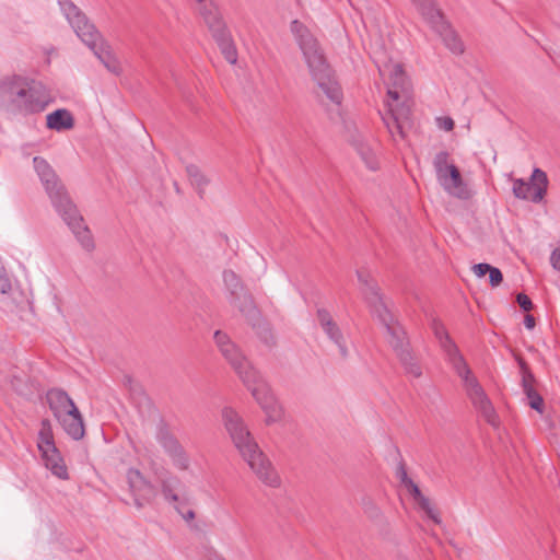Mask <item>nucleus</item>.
I'll list each match as a JSON object with an SVG mask.
<instances>
[{"label": "nucleus", "mask_w": 560, "mask_h": 560, "mask_svg": "<svg viewBox=\"0 0 560 560\" xmlns=\"http://www.w3.org/2000/svg\"><path fill=\"white\" fill-rule=\"evenodd\" d=\"M225 431L235 450L255 476L266 486L277 488L281 480L271 462L261 451L243 417L233 408L222 410Z\"/></svg>", "instance_id": "obj_1"}, {"label": "nucleus", "mask_w": 560, "mask_h": 560, "mask_svg": "<svg viewBox=\"0 0 560 560\" xmlns=\"http://www.w3.org/2000/svg\"><path fill=\"white\" fill-rule=\"evenodd\" d=\"M361 291L372 313L383 324L387 332V341L399 359L405 372L413 377L422 375V369L413 357L405 329L398 324L380 295L376 283L365 271H357Z\"/></svg>", "instance_id": "obj_2"}, {"label": "nucleus", "mask_w": 560, "mask_h": 560, "mask_svg": "<svg viewBox=\"0 0 560 560\" xmlns=\"http://www.w3.org/2000/svg\"><path fill=\"white\" fill-rule=\"evenodd\" d=\"M213 339L223 358L229 362L256 401L267 412V422L276 421L279 417L278 405L259 372L253 368L241 349L225 332L217 330Z\"/></svg>", "instance_id": "obj_3"}, {"label": "nucleus", "mask_w": 560, "mask_h": 560, "mask_svg": "<svg viewBox=\"0 0 560 560\" xmlns=\"http://www.w3.org/2000/svg\"><path fill=\"white\" fill-rule=\"evenodd\" d=\"M291 32L295 36L310 73L314 81H316L319 90L326 95L328 101L339 106L343 97L342 91L332 75V71L326 61L317 39L311 34L308 28L298 20L292 21Z\"/></svg>", "instance_id": "obj_4"}, {"label": "nucleus", "mask_w": 560, "mask_h": 560, "mask_svg": "<svg viewBox=\"0 0 560 560\" xmlns=\"http://www.w3.org/2000/svg\"><path fill=\"white\" fill-rule=\"evenodd\" d=\"M47 102L32 81L22 75L0 79V110L28 116L45 110Z\"/></svg>", "instance_id": "obj_5"}, {"label": "nucleus", "mask_w": 560, "mask_h": 560, "mask_svg": "<svg viewBox=\"0 0 560 560\" xmlns=\"http://www.w3.org/2000/svg\"><path fill=\"white\" fill-rule=\"evenodd\" d=\"M60 9L78 37L91 49L104 67L119 75L122 71L119 60L110 47L104 43L95 26L86 15L71 1L58 0Z\"/></svg>", "instance_id": "obj_6"}, {"label": "nucleus", "mask_w": 560, "mask_h": 560, "mask_svg": "<svg viewBox=\"0 0 560 560\" xmlns=\"http://www.w3.org/2000/svg\"><path fill=\"white\" fill-rule=\"evenodd\" d=\"M431 28L442 38L444 45L455 55L464 52V44L458 34L436 9L433 0H411Z\"/></svg>", "instance_id": "obj_7"}, {"label": "nucleus", "mask_w": 560, "mask_h": 560, "mask_svg": "<svg viewBox=\"0 0 560 560\" xmlns=\"http://www.w3.org/2000/svg\"><path fill=\"white\" fill-rule=\"evenodd\" d=\"M223 282L229 292V302L235 306L247 320L256 325L259 311L252 294L245 289L241 278L233 270L223 272Z\"/></svg>", "instance_id": "obj_8"}, {"label": "nucleus", "mask_w": 560, "mask_h": 560, "mask_svg": "<svg viewBox=\"0 0 560 560\" xmlns=\"http://www.w3.org/2000/svg\"><path fill=\"white\" fill-rule=\"evenodd\" d=\"M33 164L56 211L68 206L67 203H72L65 186L48 162L40 156H35Z\"/></svg>", "instance_id": "obj_9"}, {"label": "nucleus", "mask_w": 560, "mask_h": 560, "mask_svg": "<svg viewBox=\"0 0 560 560\" xmlns=\"http://www.w3.org/2000/svg\"><path fill=\"white\" fill-rule=\"evenodd\" d=\"M433 166L436 178L444 190L460 199L468 198V190L463 182L460 172L454 164L448 163V153L446 151H441L434 156Z\"/></svg>", "instance_id": "obj_10"}, {"label": "nucleus", "mask_w": 560, "mask_h": 560, "mask_svg": "<svg viewBox=\"0 0 560 560\" xmlns=\"http://www.w3.org/2000/svg\"><path fill=\"white\" fill-rule=\"evenodd\" d=\"M380 74L387 80V97L389 102H407L410 96V83L400 63L392 61L377 65Z\"/></svg>", "instance_id": "obj_11"}, {"label": "nucleus", "mask_w": 560, "mask_h": 560, "mask_svg": "<svg viewBox=\"0 0 560 560\" xmlns=\"http://www.w3.org/2000/svg\"><path fill=\"white\" fill-rule=\"evenodd\" d=\"M465 370L467 373L460 371V369H455V372L463 380L467 396L471 400L475 408L481 412L487 422L494 425L497 416L490 399L488 398L477 378L471 374V370L467 363H465Z\"/></svg>", "instance_id": "obj_12"}, {"label": "nucleus", "mask_w": 560, "mask_h": 560, "mask_svg": "<svg viewBox=\"0 0 560 560\" xmlns=\"http://www.w3.org/2000/svg\"><path fill=\"white\" fill-rule=\"evenodd\" d=\"M202 19L208 26L213 39L218 44L225 60L231 65L236 63L237 50L219 11L211 13L210 11L206 10L205 18Z\"/></svg>", "instance_id": "obj_13"}, {"label": "nucleus", "mask_w": 560, "mask_h": 560, "mask_svg": "<svg viewBox=\"0 0 560 560\" xmlns=\"http://www.w3.org/2000/svg\"><path fill=\"white\" fill-rule=\"evenodd\" d=\"M155 439L178 470H188L190 458L184 446L171 432L168 424L161 420L156 425Z\"/></svg>", "instance_id": "obj_14"}, {"label": "nucleus", "mask_w": 560, "mask_h": 560, "mask_svg": "<svg viewBox=\"0 0 560 560\" xmlns=\"http://www.w3.org/2000/svg\"><path fill=\"white\" fill-rule=\"evenodd\" d=\"M548 188L547 174L540 168H534L530 180L517 178L513 182V194L516 198L540 202Z\"/></svg>", "instance_id": "obj_15"}, {"label": "nucleus", "mask_w": 560, "mask_h": 560, "mask_svg": "<svg viewBox=\"0 0 560 560\" xmlns=\"http://www.w3.org/2000/svg\"><path fill=\"white\" fill-rule=\"evenodd\" d=\"M67 205L68 206L58 210L57 212L66 222V224L70 228V230L73 232L82 247L89 252L93 250L94 241L89 228L83 222V218L80 215L73 202Z\"/></svg>", "instance_id": "obj_16"}, {"label": "nucleus", "mask_w": 560, "mask_h": 560, "mask_svg": "<svg viewBox=\"0 0 560 560\" xmlns=\"http://www.w3.org/2000/svg\"><path fill=\"white\" fill-rule=\"evenodd\" d=\"M127 482L129 491L133 498L135 505L138 509L152 502L156 497L155 487L140 472V470L130 468L127 471Z\"/></svg>", "instance_id": "obj_17"}, {"label": "nucleus", "mask_w": 560, "mask_h": 560, "mask_svg": "<svg viewBox=\"0 0 560 560\" xmlns=\"http://www.w3.org/2000/svg\"><path fill=\"white\" fill-rule=\"evenodd\" d=\"M387 113L382 117L385 126L393 137L405 138V127L409 124L410 107L407 102L393 103L386 101Z\"/></svg>", "instance_id": "obj_18"}, {"label": "nucleus", "mask_w": 560, "mask_h": 560, "mask_svg": "<svg viewBox=\"0 0 560 560\" xmlns=\"http://www.w3.org/2000/svg\"><path fill=\"white\" fill-rule=\"evenodd\" d=\"M431 328L433 330V334L435 338L438 339L440 347L444 351L448 362L452 364L453 369H460V371L466 372L465 370V359L459 352L458 347L455 345V342L451 339L446 328L444 325L434 319L432 322Z\"/></svg>", "instance_id": "obj_19"}, {"label": "nucleus", "mask_w": 560, "mask_h": 560, "mask_svg": "<svg viewBox=\"0 0 560 560\" xmlns=\"http://www.w3.org/2000/svg\"><path fill=\"white\" fill-rule=\"evenodd\" d=\"M317 318L324 332L338 347L341 357L347 358L349 352L343 339V335L339 326L332 319L331 315L326 310L319 308L317 311Z\"/></svg>", "instance_id": "obj_20"}, {"label": "nucleus", "mask_w": 560, "mask_h": 560, "mask_svg": "<svg viewBox=\"0 0 560 560\" xmlns=\"http://www.w3.org/2000/svg\"><path fill=\"white\" fill-rule=\"evenodd\" d=\"M46 399L56 419L60 418L70 409H72V411H75L77 406L74 401L65 390L60 388L49 389L46 394Z\"/></svg>", "instance_id": "obj_21"}, {"label": "nucleus", "mask_w": 560, "mask_h": 560, "mask_svg": "<svg viewBox=\"0 0 560 560\" xmlns=\"http://www.w3.org/2000/svg\"><path fill=\"white\" fill-rule=\"evenodd\" d=\"M57 421L60 423L66 433L73 440L79 441L84 436L85 429L83 418L78 407H75V411L70 409L60 418H57Z\"/></svg>", "instance_id": "obj_22"}, {"label": "nucleus", "mask_w": 560, "mask_h": 560, "mask_svg": "<svg viewBox=\"0 0 560 560\" xmlns=\"http://www.w3.org/2000/svg\"><path fill=\"white\" fill-rule=\"evenodd\" d=\"M45 466L59 479H68V470L57 447L40 450Z\"/></svg>", "instance_id": "obj_23"}, {"label": "nucleus", "mask_w": 560, "mask_h": 560, "mask_svg": "<svg viewBox=\"0 0 560 560\" xmlns=\"http://www.w3.org/2000/svg\"><path fill=\"white\" fill-rule=\"evenodd\" d=\"M159 482L164 499L174 505L178 503L179 498L176 493V490L180 486V479L177 476L166 471L160 476Z\"/></svg>", "instance_id": "obj_24"}, {"label": "nucleus", "mask_w": 560, "mask_h": 560, "mask_svg": "<svg viewBox=\"0 0 560 560\" xmlns=\"http://www.w3.org/2000/svg\"><path fill=\"white\" fill-rule=\"evenodd\" d=\"M46 125L49 129L61 131L71 129L74 126V119L67 109H57L47 115Z\"/></svg>", "instance_id": "obj_25"}, {"label": "nucleus", "mask_w": 560, "mask_h": 560, "mask_svg": "<svg viewBox=\"0 0 560 560\" xmlns=\"http://www.w3.org/2000/svg\"><path fill=\"white\" fill-rule=\"evenodd\" d=\"M186 173L189 177L191 185L197 189L198 195L202 197L206 187L210 183L209 178L202 173L199 166L195 164H188L186 166Z\"/></svg>", "instance_id": "obj_26"}, {"label": "nucleus", "mask_w": 560, "mask_h": 560, "mask_svg": "<svg viewBox=\"0 0 560 560\" xmlns=\"http://www.w3.org/2000/svg\"><path fill=\"white\" fill-rule=\"evenodd\" d=\"M38 450L55 447L51 423L48 419H43L38 432Z\"/></svg>", "instance_id": "obj_27"}, {"label": "nucleus", "mask_w": 560, "mask_h": 560, "mask_svg": "<svg viewBox=\"0 0 560 560\" xmlns=\"http://www.w3.org/2000/svg\"><path fill=\"white\" fill-rule=\"evenodd\" d=\"M516 361H517L520 370H521L522 387H523V392L525 394L528 390L534 389L535 376L530 372L527 363L521 357H516Z\"/></svg>", "instance_id": "obj_28"}, {"label": "nucleus", "mask_w": 560, "mask_h": 560, "mask_svg": "<svg viewBox=\"0 0 560 560\" xmlns=\"http://www.w3.org/2000/svg\"><path fill=\"white\" fill-rule=\"evenodd\" d=\"M358 153L360 154L362 161L370 170L375 171L378 168V160L376 158V154L369 145H358Z\"/></svg>", "instance_id": "obj_29"}, {"label": "nucleus", "mask_w": 560, "mask_h": 560, "mask_svg": "<svg viewBox=\"0 0 560 560\" xmlns=\"http://www.w3.org/2000/svg\"><path fill=\"white\" fill-rule=\"evenodd\" d=\"M256 330L259 337L266 342L270 343L273 340V336L268 323H266L261 314L259 313V319L256 322V325L247 320Z\"/></svg>", "instance_id": "obj_30"}, {"label": "nucleus", "mask_w": 560, "mask_h": 560, "mask_svg": "<svg viewBox=\"0 0 560 560\" xmlns=\"http://www.w3.org/2000/svg\"><path fill=\"white\" fill-rule=\"evenodd\" d=\"M174 508L192 530H200L198 524L194 523L196 516L194 510L186 509L185 505L179 502L176 503Z\"/></svg>", "instance_id": "obj_31"}, {"label": "nucleus", "mask_w": 560, "mask_h": 560, "mask_svg": "<svg viewBox=\"0 0 560 560\" xmlns=\"http://www.w3.org/2000/svg\"><path fill=\"white\" fill-rule=\"evenodd\" d=\"M527 399H528V405L530 408H533L534 410H536L537 412L539 413H542L544 412V399L542 397L536 392V389H532V390H528L527 393H525Z\"/></svg>", "instance_id": "obj_32"}, {"label": "nucleus", "mask_w": 560, "mask_h": 560, "mask_svg": "<svg viewBox=\"0 0 560 560\" xmlns=\"http://www.w3.org/2000/svg\"><path fill=\"white\" fill-rule=\"evenodd\" d=\"M196 1V10L199 12L201 18H205V11H210L211 13L218 11V8L211 0H195Z\"/></svg>", "instance_id": "obj_33"}, {"label": "nucleus", "mask_w": 560, "mask_h": 560, "mask_svg": "<svg viewBox=\"0 0 560 560\" xmlns=\"http://www.w3.org/2000/svg\"><path fill=\"white\" fill-rule=\"evenodd\" d=\"M489 273V283L491 287H498L503 281V275L501 270L497 267H492L490 265V270H488Z\"/></svg>", "instance_id": "obj_34"}, {"label": "nucleus", "mask_w": 560, "mask_h": 560, "mask_svg": "<svg viewBox=\"0 0 560 560\" xmlns=\"http://www.w3.org/2000/svg\"><path fill=\"white\" fill-rule=\"evenodd\" d=\"M364 513L371 520H377L382 515L381 510L372 501L364 502Z\"/></svg>", "instance_id": "obj_35"}, {"label": "nucleus", "mask_w": 560, "mask_h": 560, "mask_svg": "<svg viewBox=\"0 0 560 560\" xmlns=\"http://www.w3.org/2000/svg\"><path fill=\"white\" fill-rule=\"evenodd\" d=\"M11 290V281L4 269L0 268V293L7 294Z\"/></svg>", "instance_id": "obj_36"}, {"label": "nucleus", "mask_w": 560, "mask_h": 560, "mask_svg": "<svg viewBox=\"0 0 560 560\" xmlns=\"http://www.w3.org/2000/svg\"><path fill=\"white\" fill-rule=\"evenodd\" d=\"M516 302L525 312H528L533 308L532 300L525 293H518L516 295Z\"/></svg>", "instance_id": "obj_37"}, {"label": "nucleus", "mask_w": 560, "mask_h": 560, "mask_svg": "<svg viewBox=\"0 0 560 560\" xmlns=\"http://www.w3.org/2000/svg\"><path fill=\"white\" fill-rule=\"evenodd\" d=\"M396 476L397 478L399 479L400 483L406 487L409 485V482H412V479L409 478L408 474H407V470L404 466V464H400L398 467H397V470H396Z\"/></svg>", "instance_id": "obj_38"}, {"label": "nucleus", "mask_w": 560, "mask_h": 560, "mask_svg": "<svg viewBox=\"0 0 560 560\" xmlns=\"http://www.w3.org/2000/svg\"><path fill=\"white\" fill-rule=\"evenodd\" d=\"M436 122L440 129L451 131L454 128V120L451 117H439Z\"/></svg>", "instance_id": "obj_39"}, {"label": "nucleus", "mask_w": 560, "mask_h": 560, "mask_svg": "<svg viewBox=\"0 0 560 560\" xmlns=\"http://www.w3.org/2000/svg\"><path fill=\"white\" fill-rule=\"evenodd\" d=\"M488 270H490V265L486 262H480L472 267V271L478 278L486 276Z\"/></svg>", "instance_id": "obj_40"}, {"label": "nucleus", "mask_w": 560, "mask_h": 560, "mask_svg": "<svg viewBox=\"0 0 560 560\" xmlns=\"http://www.w3.org/2000/svg\"><path fill=\"white\" fill-rule=\"evenodd\" d=\"M405 488L408 490V492L411 494L415 501H417L419 498L423 495L419 487L413 481L409 482V485L406 486Z\"/></svg>", "instance_id": "obj_41"}, {"label": "nucleus", "mask_w": 560, "mask_h": 560, "mask_svg": "<svg viewBox=\"0 0 560 560\" xmlns=\"http://www.w3.org/2000/svg\"><path fill=\"white\" fill-rule=\"evenodd\" d=\"M550 262L556 270L560 271V248L555 249L550 256Z\"/></svg>", "instance_id": "obj_42"}, {"label": "nucleus", "mask_w": 560, "mask_h": 560, "mask_svg": "<svg viewBox=\"0 0 560 560\" xmlns=\"http://www.w3.org/2000/svg\"><path fill=\"white\" fill-rule=\"evenodd\" d=\"M416 502L419 504V506H420L423 511H425V510H430V506H432V505H431L430 500H429L427 497H424V495H422L421 498H419Z\"/></svg>", "instance_id": "obj_43"}, {"label": "nucleus", "mask_w": 560, "mask_h": 560, "mask_svg": "<svg viewBox=\"0 0 560 560\" xmlns=\"http://www.w3.org/2000/svg\"><path fill=\"white\" fill-rule=\"evenodd\" d=\"M524 325L527 329H533L536 325V322H535V318L533 315L530 314H527L525 317H524Z\"/></svg>", "instance_id": "obj_44"}, {"label": "nucleus", "mask_w": 560, "mask_h": 560, "mask_svg": "<svg viewBox=\"0 0 560 560\" xmlns=\"http://www.w3.org/2000/svg\"><path fill=\"white\" fill-rule=\"evenodd\" d=\"M424 512H425V513H427V515H428L431 520H433L435 523H440V520H439V517H438V515H436V513L434 512V510H433V508H432V506H430V510H425Z\"/></svg>", "instance_id": "obj_45"}, {"label": "nucleus", "mask_w": 560, "mask_h": 560, "mask_svg": "<svg viewBox=\"0 0 560 560\" xmlns=\"http://www.w3.org/2000/svg\"><path fill=\"white\" fill-rule=\"evenodd\" d=\"M18 383H20V380L18 377H14V380L12 381V386L14 387V389L21 395H26L25 390L22 389Z\"/></svg>", "instance_id": "obj_46"}]
</instances>
